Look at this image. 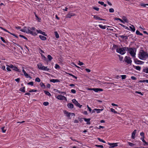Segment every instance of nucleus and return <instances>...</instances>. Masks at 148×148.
<instances>
[{
    "mask_svg": "<svg viewBox=\"0 0 148 148\" xmlns=\"http://www.w3.org/2000/svg\"><path fill=\"white\" fill-rule=\"evenodd\" d=\"M138 57L141 60H146L148 57V54L144 50H141L139 53Z\"/></svg>",
    "mask_w": 148,
    "mask_h": 148,
    "instance_id": "obj_1",
    "label": "nucleus"
},
{
    "mask_svg": "<svg viewBox=\"0 0 148 148\" xmlns=\"http://www.w3.org/2000/svg\"><path fill=\"white\" fill-rule=\"evenodd\" d=\"M127 51H128L131 56L133 58H135L136 49L134 48H129L127 47Z\"/></svg>",
    "mask_w": 148,
    "mask_h": 148,
    "instance_id": "obj_2",
    "label": "nucleus"
},
{
    "mask_svg": "<svg viewBox=\"0 0 148 148\" xmlns=\"http://www.w3.org/2000/svg\"><path fill=\"white\" fill-rule=\"evenodd\" d=\"M30 27H28L27 29L26 27H24L23 29H21L20 31L23 32H26L27 33H29L34 36H36L37 35V34L36 32L30 30Z\"/></svg>",
    "mask_w": 148,
    "mask_h": 148,
    "instance_id": "obj_3",
    "label": "nucleus"
},
{
    "mask_svg": "<svg viewBox=\"0 0 148 148\" xmlns=\"http://www.w3.org/2000/svg\"><path fill=\"white\" fill-rule=\"evenodd\" d=\"M127 47H124L122 48H119L116 49V52L123 55L125 54V51H127Z\"/></svg>",
    "mask_w": 148,
    "mask_h": 148,
    "instance_id": "obj_4",
    "label": "nucleus"
},
{
    "mask_svg": "<svg viewBox=\"0 0 148 148\" xmlns=\"http://www.w3.org/2000/svg\"><path fill=\"white\" fill-rule=\"evenodd\" d=\"M124 60L128 64H132V60L131 58L130 57L126 56Z\"/></svg>",
    "mask_w": 148,
    "mask_h": 148,
    "instance_id": "obj_5",
    "label": "nucleus"
},
{
    "mask_svg": "<svg viewBox=\"0 0 148 148\" xmlns=\"http://www.w3.org/2000/svg\"><path fill=\"white\" fill-rule=\"evenodd\" d=\"M73 102L77 106L80 108L82 106V105H80V104L75 99H73L72 100Z\"/></svg>",
    "mask_w": 148,
    "mask_h": 148,
    "instance_id": "obj_6",
    "label": "nucleus"
},
{
    "mask_svg": "<svg viewBox=\"0 0 148 148\" xmlns=\"http://www.w3.org/2000/svg\"><path fill=\"white\" fill-rule=\"evenodd\" d=\"M64 113L66 115V116H67L68 118L69 119H71L70 118V115H73V114H74L73 113H71L70 112H69L66 110H64Z\"/></svg>",
    "mask_w": 148,
    "mask_h": 148,
    "instance_id": "obj_7",
    "label": "nucleus"
},
{
    "mask_svg": "<svg viewBox=\"0 0 148 148\" xmlns=\"http://www.w3.org/2000/svg\"><path fill=\"white\" fill-rule=\"evenodd\" d=\"M89 90H93L96 92H97L98 91H103V89L100 88H93L89 89Z\"/></svg>",
    "mask_w": 148,
    "mask_h": 148,
    "instance_id": "obj_8",
    "label": "nucleus"
},
{
    "mask_svg": "<svg viewBox=\"0 0 148 148\" xmlns=\"http://www.w3.org/2000/svg\"><path fill=\"white\" fill-rule=\"evenodd\" d=\"M56 98L60 100H63L66 99V98L64 96L61 95H58L57 96Z\"/></svg>",
    "mask_w": 148,
    "mask_h": 148,
    "instance_id": "obj_9",
    "label": "nucleus"
},
{
    "mask_svg": "<svg viewBox=\"0 0 148 148\" xmlns=\"http://www.w3.org/2000/svg\"><path fill=\"white\" fill-rule=\"evenodd\" d=\"M134 62L136 63L137 64H142L144 63V62L138 60L137 59H136L134 60Z\"/></svg>",
    "mask_w": 148,
    "mask_h": 148,
    "instance_id": "obj_10",
    "label": "nucleus"
},
{
    "mask_svg": "<svg viewBox=\"0 0 148 148\" xmlns=\"http://www.w3.org/2000/svg\"><path fill=\"white\" fill-rule=\"evenodd\" d=\"M75 15V14L73 13L69 12L66 16V18H71V16H74Z\"/></svg>",
    "mask_w": 148,
    "mask_h": 148,
    "instance_id": "obj_11",
    "label": "nucleus"
},
{
    "mask_svg": "<svg viewBox=\"0 0 148 148\" xmlns=\"http://www.w3.org/2000/svg\"><path fill=\"white\" fill-rule=\"evenodd\" d=\"M36 31L38 33H39L40 34H42V35H43L44 36H47V35L44 32H42V31H41L40 30H36Z\"/></svg>",
    "mask_w": 148,
    "mask_h": 148,
    "instance_id": "obj_12",
    "label": "nucleus"
},
{
    "mask_svg": "<svg viewBox=\"0 0 148 148\" xmlns=\"http://www.w3.org/2000/svg\"><path fill=\"white\" fill-rule=\"evenodd\" d=\"M117 143H108V144L109 145L111 146V147L112 148L114 147L117 146Z\"/></svg>",
    "mask_w": 148,
    "mask_h": 148,
    "instance_id": "obj_13",
    "label": "nucleus"
},
{
    "mask_svg": "<svg viewBox=\"0 0 148 148\" xmlns=\"http://www.w3.org/2000/svg\"><path fill=\"white\" fill-rule=\"evenodd\" d=\"M136 133V130H135L132 133V139H134L135 138V134Z\"/></svg>",
    "mask_w": 148,
    "mask_h": 148,
    "instance_id": "obj_14",
    "label": "nucleus"
},
{
    "mask_svg": "<svg viewBox=\"0 0 148 148\" xmlns=\"http://www.w3.org/2000/svg\"><path fill=\"white\" fill-rule=\"evenodd\" d=\"M42 70L46 71H48L49 70V69L47 68V67L42 66L41 69Z\"/></svg>",
    "mask_w": 148,
    "mask_h": 148,
    "instance_id": "obj_15",
    "label": "nucleus"
},
{
    "mask_svg": "<svg viewBox=\"0 0 148 148\" xmlns=\"http://www.w3.org/2000/svg\"><path fill=\"white\" fill-rule=\"evenodd\" d=\"M94 18L95 19H97V20H100L103 21L104 20H105L101 18H100V17L97 15H94Z\"/></svg>",
    "mask_w": 148,
    "mask_h": 148,
    "instance_id": "obj_16",
    "label": "nucleus"
},
{
    "mask_svg": "<svg viewBox=\"0 0 148 148\" xmlns=\"http://www.w3.org/2000/svg\"><path fill=\"white\" fill-rule=\"evenodd\" d=\"M67 106L69 108L71 109L73 108L74 107L73 105L71 103H68L67 105Z\"/></svg>",
    "mask_w": 148,
    "mask_h": 148,
    "instance_id": "obj_17",
    "label": "nucleus"
},
{
    "mask_svg": "<svg viewBox=\"0 0 148 148\" xmlns=\"http://www.w3.org/2000/svg\"><path fill=\"white\" fill-rule=\"evenodd\" d=\"M40 38L42 40H45L47 39V38L44 36L40 35L39 36Z\"/></svg>",
    "mask_w": 148,
    "mask_h": 148,
    "instance_id": "obj_18",
    "label": "nucleus"
},
{
    "mask_svg": "<svg viewBox=\"0 0 148 148\" xmlns=\"http://www.w3.org/2000/svg\"><path fill=\"white\" fill-rule=\"evenodd\" d=\"M50 81L51 82L53 83H55L56 82H59L60 81L58 79H52L50 80Z\"/></svg>",
    "mask_w": 148,
    "mask_h": 148,
    "instance_id": "obj_19",
    "label": "nucleus"
},
{
    "mask_svg": "<svg viewBox=\"0 0 148 148\" xmlns=\"http://www.w3.org/2000/svg\"><path fill=\"white\" fill-rule=\"evenodd\" d=\"M143 72L145 73H148V68H144L143 69Z\"/></svg>",
    "mask_w": 148,
    "mask_h": 148,
    "instance_id": "obj_20",
    "label": "nucleus"
},
{
    "mask_svg": "<svg viewBox=\"0 0 148 148\" xmlns=\"http://www.w3.org/2000/svg\"><path fill=\"white\" fill-rule=\"evenodd\" d=\"M133 66L136 70L140 71L141 69V67L139 66H135L133 65Z\"/></svg>",
    "mask_w": 148,
    "mask_h": 148,
    "instance_id": "obj_21",
    "label": "nucleus"
},
{
    "mask_svg": "<svg viewBox=\"0 0 148 148\" xmlns=\"http://www.w3.org/2000/svg\"><path fill=\"white\" fill-rule=\"evenodd\" d=\"M38 68L40 69H41L42 67V64L41 63H38L37 64Z\"/></svg>",
    "mask_w": 148,
    "mask_h": 148,
    "instance_id": "obj_22",
    "label": "nucleus"
},
{
    "mask_svg": "<svg viewBox=\"0 0 148 148\" xmlns=\"http://www.w3.org/2000/svg\"><path fill=\"white\" fill-rule=\"evenodd\" d=\"M12 69L14 71H18V72H20V71L19 69H18L17 67H16L15 66H14L12 68Z\"/></svg>",
    "mask_w": 148,
    "mask_h": 148,
    "instance_id": "obj_23",
    "label": "nucleus"
},
{
    "mask_svg": "<svg viewBox=\"0 0 148 148\" xmlns=\"http://www.w3.org/2000/svg\"><path fill=\"white\" fill-rule=\"evenodd\" d=\"M103 110V109H97L95 108L93 110H92V113H94L95 112V111H102Z\"/></svg>",
    "mask_w": 148,
    "mask_h": 148,
    "instance_id": "obj_24",
    "label": "nucleus"
},
{
    "mask_svg": "<svg viewBox=\"0 0 148 148\" xmlns=\"http://www.w3.org/2000/svg\"><path fill=\"white\" fill-rule=\"evenodd\" d=\"M122 19L125 22L127 23L128 22V20L125 16H123L122 17Z\"/></svg>",
    "mask_w": 148,
    "mask_h": 148,
    "instance_id": "obj_25",
    "label": "nucleus"
},
{
    "mask_svg": "<svg viewBox=\"0 0 148 148\" xmlns=\"http://www.w3.org/2000/svg\"><path fill=\"white\" fill-rule=\"evenodd\" d=\"M54 34L55 35V36L56 38H59V36L58 33L57 32H54Z\"/></svg>",
    "mask_w": 148,
    "mask_h": 148,
    "instance_id": "obj_26",
    "label": "nucleus"
},
{
    "mask_svg": "<svg viewBox=\"0 0 148 148\" xmlns=\"http://www.w3.org/2000/svg\"><path fill=\"white\" fill-rule=\"evenodd\" d=\"M25 87H23L22 88H21L19 90L21 92H25Z\"/></svg>",
    "mask_w": 148,
    "mask_h": 148,
    "instance_id": "obj_27",
    "label": "nucleus"
},
{
    "mask_svg": "<svg viewBox=\"0 0 148 148\" xmlns=\"http://www.w3.org/2000/svg\"><path fill=\"white\" fill-rule=\"evenodd\" d=\"M132 26L133 27H132L131 26H130V28L131 29L132 31L133 32H134L135 30V28L134 25H132Z\"/></svg>",
    "mask_w": 148,
    "mask_h": 148,
    "instance_id": "obj_28",
    "label": "nucleus"
},
{
    "mask_svg": "<svg viewBox=\"0 0 148 148\" xmlns=\"http://www.w3.org/2000/svg\"><path fill=\"white\" fill-rule=\"evenodd\" d=\"M136 34L140 36H142L143 35L142 34L140 33V32L138 30H136Z\"/></svg>",
    "mask_w": 148,
    "mask_h": 148,
    "instance_id": "obj_29",
    "label": "nucleus"
},
{
    "mask_svg": "<svg viewBox=\"0 0 148 148\" xmlns=\"http://www.w3.org/2000/svg\"><path fill=\"white\" fill-rule=\"evenodd\" d=\"M47 58L49 59V61H51L53 59L52 57L50 55H49L47 56Z\"/></svg>",
    "mask_w": 148,
    "mask_h": 148,
    "instance_id": "obj_30",
    "label": "nucleus"
},
{
    "mask_svg": "<svg viewBox=\"0 0 148 148\" xmlns=\"http://www.w3.org/2000/svg\"><path fill=\"white\" fill-rule=\"evenodd\" d=\"M99 26L100 28L102 29H105L106 28V26H103L101 25H99Z\"/></svg>",
    "mask_w": 148,
    "mask_h": 148,
    "instance_id": "obj_31",
    "label": "nucleus"
},
{
    "mask_svg": "<svg viewBox=\"0 0 148 148\" xmlns=\"http://www.w3.org/2000/svg\"><path fill=\"white\" fill-rule=\"evenodd\" d=\"M119 47V46L118 45H114L113 46V48L114 49H115L116 50L117 49H119V48H118Z\"/></svg>",
    "mask_w": 148,
    "mask_h": 148,
    "instance_id": "obj_32",
    "label": "nucleus"
},
{
    "mask_svg": "<svg viewBox=\"0 0 148 148\" xmlns=\"http://www.w3.org/2000/svg\"><path fill=\"white\" fill-rule=\"evenodd\" d=\"M44 92L46 95H48V96H51L50 93L47 91H44Z\"/></svg>",
    "mask_w": 148,
    "mask_h": 148,
    "instance_id": "obj_33",
    "label": "nucleus"
},
{
    "mask_svg": "<svg viewBox=\"0 0 148 148\" xmlns=\"http://www.w3.org/2000/svg\"><path fill=\"white\" fill-rule=\"evenodd\" d=\"M24 75H25V76L26 78L29 77L30 78H31V77L30 76H29V75L26 73H25L24 74Z\"/></svg>",
    "mask_w": 148,
    "mask_h": 148,
    "instance_id": "obj_34",
    "label": "nucleus"
},
{
    "mask_svg": "<svg viewBox=\"0 0 148 148\" xmlns=\"http://www.w3.org/2000/svg\"><path fill=\"white\" fill-rule=\"evenodd\" d=\"M110 110L112 112H113L115 114L117 113V112L115 111V110L112 108H111L110 109Z\"/></svg>",
    "mask_w": 148,
    "mask_h": 148,
    "instance_id": "obj_35",
    "label": "nucleus"
},
{
    "mask_svg": "<svg viewBox=\"0 0 148 148\" xmlns=\"http://www.w3.org/2000/svg\"><path fill=\"white\" fill-rule=\"evenodd\" d=\"M115 19L117 20H119V21H120L122 23H124V21L123 20H122V19H121L120 18H115Z\"/></svg>",
    "mask_w": 148,
    "mask_h": 148,
    "instance_id": "obj_36",
    "label": "nucleus"
},
{
    "mask_svg": "<svg viewBox=\"0 0 148 148\" xmlns=\"http://www.w3.org/2000/svg\"><path fill=\"white\" fill-rule=\"evenodd\" d=\"M128 143L129 145L131 147H134L135 145L134 144L130 142H128Z\"/></svg>",
    "mask_w": 148,
    "mask_h": 148,
    "instance_id": "obj_37",
    "label": "nucleus"
},
{
    "mask_svg": "<svg viewBox=\"0 0 148 148\" xmlns=\"http://www.w3.org/2000/svg\"><path fill=\"white\" fill-rule=\"evenodd\" d=\"M97 139L98 140L100 141L101 142H102L103 143H106V142L105 141H104L103 140V139H101V138H97Z\"/></svg>",
    "mask_w": 148,
    "mask_h": 148,
    "instance_id": "obj_38",
    "label": "nucleus"
},
{
    "mask_svg": "<svg viewBox=\"0 0 148 148\" xmlns=\"http://www.w3.org/2000/svg\"><path fill=\"white\" fill-rule=\"evenodd\" d=\"M1 130L3 132L5 133L6 130V129H5V127H3L1 128Z\"/></svg>",
    "mask_w": 148,
    "mask_h": 148,
    "instance_id": "obj_39",
    "label": "nucleus"
},
{
    "mask_svg": "<svg viewBox=\"0 0 148 148\" xmlns=\"http://www.w3.org/2000/svg\"><path fill=\"white\" fill-rule=\"evenodd\" d=\"M36 82H40V79L39 77H37L35 79Z\"/></svg>",
    "mask_w": 148,
    "mask_h": 148,
    "instance_id": "obj_40",
    "label": "nucleus"
},
{
    "mask_svg": "<svg viewBox=\"0 0 148 148\" xmlns=\"http://www.w3.org/2000/svg\"><path fill=\"white\" fill-rule=\"evenodd\" d=\"M68 74L69 75H70V76H72L73 77L75 78L76 79H77V77H76V76H75V75H73V74H71V73H68Z\"/></svg>",
    "mask_w": 148,
    "mask_h": 148,
    "instance_id": "obj_41",
    "label": "nucleus"
},
{
    "mask_svg": "<svg viewBox=\"0 0 148 148\" xmlns=\"http://www.w3.org/2000/svg\"><path fill=\"white\" fill-rule=\"evenodd\" d=\"M28 85H31L32 86H33L34 85V82H30L27 83Z\"/></svg>",
    "mask_w": 148,
    "mask_h": 148,
    "instance_id": "obj_42",
    "label": "nucleus"
},
{
    "mask_svg": "<svg viewBox=\"0 0 148 148\" xmlns=\"http://www.w3.org/2000/svg\"><path fill=\"white\" fill-rule=\"evenodd\" d=\"M121 78L122 79H125L126 77L125 75H121Z\"/></svg>",
    "mask_w": 148,
    "mask_h": 148,
    "instance_id": "obj_43",
    "label": "nucleus"
},
{
    "mask_svg": "<svg viewBox=\"0 0 148 148\" xmlns=\"http://www.w3.org/2000/svg\"><path fill=\"white\" fill-rule=\"evenodd\" d=\"M19 36L20 37H22V38H24V39H25L26 40H27V38L26 37H25V36H24L23 35H20Z\"/></svg>",
    "mask_w": 148,
    "mask_h": 148,
    "instance_id": "obj_44",
    "label": "nucleus"
},
{
    "mask_svg": "<svg viewBox=\"0 0 148 148\" xmlns=\"http://www.w3.org/2000/svg\"><path fill=\"white\" fill-rule=\"evenodd\" d=\"M49 104V103L48 102H43V105L45 106H47Z\"/></svg>",
    "mask_w": 148,
    "mask_h": 148,
    "instance_id": "obj_45",
    "label": "nucleus"
},
{
    "mask_svg": "<svg viewBox=\"0 0 148 148\" xmlns=\"http://www.w3.org/2000/svg\"><path fill=\"white\" fill-rule=\"evenodd\" d=\"M140 5L142 6L145 7L146 5H148V4L142 3Z\"/></svg>",
    "mask_w": 148,
    "mask_h": 148,
    "instance_id": "obj_46",
    "label": "nucleus"
},
{
    "mask_svg": "<svg viewBox=\"0 0 148 148\" xmlns=\"http://www.w3.org/2000/svg\"><path fill=\"white\" fill-rule=\"evenodd\" d=\"M84 120L85 121L87 122L89 121L90 119H86V118H84Z\"/></svg>",
    "mask_w": 148,
    "mask_h": 148,
    "instance_id": "obj_47",
    "label": "nucleus"
},
{
    "mask_svg": "<svg viewBox=\"0 0 148 148\" xmlns=\"http://www.w3.org/2000/svg\"><path fill=\"white\" fill-rule=\"evenodd\" d=\"M40 85L41 87H44V88L45 87V84L42 82H40Z\"/></svg>",
    "mask_w": 148,
    "mask_h": 148,
    "instance_id": "obj_48",
    "label": "nucleus"
},
{
    "mask_svg": "<svg viewBox=\"0 0 148 148\" xmlns=\"http://www.w3.org/2000/svg\"><path fill=\"white\" fill-rule=\"evenodd\" d=\"M142 141L145 144H144V145H148V143L146 142L144 139H143Z\"/></svg>",
    "mask_w": 148,
    "mask_h": 148,
    "instance_id": "obj_49",
    "label": "nucleus"
},
{
    "mask_svg": "<svg viewBox=\"0 0 148 148\" xmlns=\"http://www.w3.org/2000/svg\"><path fill=\"white\" fill-rule=\"evenodd\" d=\"M109 12H113L114 11V9L112 8H110L109 9Z\"/></svg>",
    "mask_w": 148,
    "mask_h": 148,
    "instance_id": "obj_50",
    "label": "nucleus"
},
{
    "mask_svg": "<svg viewBox=\"0 0 148 148\" xmlns=\"http://www.w3.org/2000/svg\"><path fill=\"white\" fill-rule=\"evenodd\" d=\"M95 146L97 147H101V148H103V145H95Z\"/></svg>",
    "mask_w": 148,
    "mask_h": 148,
    "instance_id": "obj_51",
    "label": "nucleus"
},
{
    "mask_svg": "<svg viewBox=\"0 0 148 148\" xmlns=\"http://www.w3.org/2000/svg\"><path fill=\"white\" fill-rule=\"evenodd\" d=\"M0 38L1 39V40L4 43H6V41H5V40L2 37H1V38Z\"/></svg>",
    "mask_w": 148,
    "mask_h": 148,
    "instance_id": "obj_52",
    "label": "nucleus"
},
{
    "mask_svg": "<svg viewBox=\"0 0 148 148\" xmlns=\"http://www.w3.org/2000/svg\"><path fill=\"white\" fill-rule=\"evenodd\" d=\"M55 68L56 69H60V66L58 65L57 64H56L55 66Z\"/></svg>",
    "mask_w": 148,
    "mask_h": 148,
    "instance_id": "obj_53",
    "label": "nucleus"
},
{
    "mask_svg": "<svg viewBox=\"0 0 148 148\" xmlns=\"http://www.w3.org/2000/svg\"><path fill=\"white\" fill-rule=\"evenodd\" d=\"M140 135L142 137H145L144 133V132H142L140 133Z\"/></svg>",
    "mask_w": 148,
    "mask_h": 148,
    "instance_id": "obj_54",
    "label": "nucleus"
},
{
    "mask_svg": "<svg viewBox=\"0 0 148 148\" xmlns=\"http://www.w3.org/2000/svg\"><path fill=\"white\" fill-rule=\"evenodd\" d=\"M37 91L36 90L34 89H32L31 90L29 91V92H36Z\"/></svg>",
    "mask_w": 148,
    "mask_h": 148,
    "instance_id": "obj_55",
    "label": "nucleus"
},
{
    "mask_svg": "<svg viewBox=\"0 0 148 148\" xmlns=\"http://www.w3.org/2000/svg\"><path fill=\"white\" fill-rule=\"evenodd\" d=\"M78 62H79V63H78V64L80 66H81V65H82L84 64L82 62H81L79 61Z\"/></svg>",
    "mask_w": 148,
    "mask_h": 148,
    "instance_id": "obj_56",
    "label": "nucleus"
},
{
    "mask_svg": "<svg viewBox=\"0 0 148 148\" xmlns=\"http://www.w3.org/2000/svg\"><path fill=\"white\" fill-rule=\"evenodd\" d=\"M71 92L73 94L75 93L76 92V90L74 89H72L71 90Z\"/></svg>",
    "mask_w": 148,
    "mask_h": 148,
    "instance_id": "obj_57",
    "label": "nucleus"
},
{
    "mask_svg": "<svg viewBox=\"0 0 148 148\" xmlns=\"http://www.w3.org/2000/svg\"><path fill=\"white\" fill-rule=\"evenodd\" d=\"M7 66L8 67H9L11 68H12L14 66L12 65V64H10V65H7Z\"/></svg>",
    "mask_w": 148,
    "mask_h": 148,
    "instance_id": "obj_58",
    "label": "nucleus"
},
{
    "mask_svg": "<svg viewBox=\"0 0 148 148\" xmlns=\"http://www.w3.org/2000/svg\"><path fill=\"white\" fill-rule=\"evenodd\" d=\"M118 56L119 57L120 60L121 61L123 59V57L120 55H119Z\"/></svg>",
    "mask_w": 148,
    "mask_h": 148,
    "instance_id": "obj_59",
    "label": "nucleus"
},
{
    "mask_svg": "<svg viewBox=\"0 0 148 148\" xmlns=\"http://www.w3.org/2000/svg\"><path fill=\"white\" fill-rule=\"evenodd\" d=\"M93 8L94 10H95L97 11H98L99 9V8H98L95 7H93Z\"/></svg>",
    "mask_w": 148,
    "mask_h": 148,
    "instance_id": "obj_60",
    "label": "nucleus"
},
{
    "mask_svg": "<svg viewBox=\"0 0 148 148\" xmlns=\"http://www.w3.org/2000/svg\"><path fill=\"white\" fill-rule=\"evenodd\" d=\"M41 55L42 57V58L44 59L45 60L46 58L45 57L44 55L43 54L41 53Z\"/></svg>",
    "mask_w": 148,
    "mask_h": 148,
    "instance_id": "obj_61",
    "label": "nucleus"
},
{
    "mask_svg": "<svg viewBox=\"0 0 148 148\" xmlns=\"http://www.w3.org/2000/svg\"><path fill=\"white\" fill-rule=\"evenodd\" d=\"M135 92H136V93H138L139 94H140V95H143V94L141 92H140L136 91Z\"/></svg>",
    "mask_w": 148,
    "mask_h": 148,
    "instance_id": "obj_62",
    "label": "nucleus"
},
{
    "mask_svg": "<svg viewBox=\"0 0 148 148\" xmlns=\"http://www.w3.org/2000/svg\"><path fill=\"white\" fill-rule=\"evenodd\" d=\"M98 3H99L101 4L102 5H103L104 4V3L103 2L100 1H98Z\"/></svg>",
    "mask_w": 148,
    "mask_h": 148,
    "instance_id": "obj_63",
    "label": "nucleus"
},
{
    "mask_svg": "<svg viewBox=\"0 0 148 148\" xmlns=\"http://www.w3.org/2000/svg\"><path fill=\"white\" fill-rule=\"evenodd\" d=\"M131 78L133 80H136V77H134V76H132L131 77Z\"/></svg>",
    "mask_w": 148,
    "mask_h": 148,
    "instance_id": "obj_64",
    "label": "nucleus"
}]
</instances>
